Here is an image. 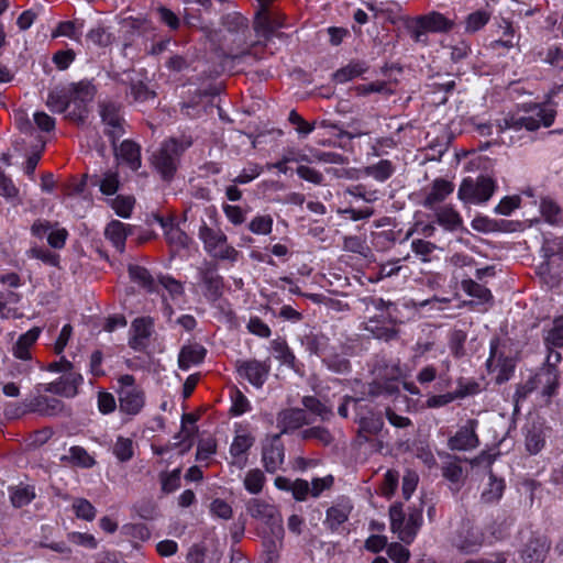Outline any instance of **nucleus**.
I'll return each mask as SVG.
<instances>
[{
    "label": "nucleus",
    "mask_w": 563,
    "mask_h": 563,
    "mask_svg": "<svg viewBox=\"0 0 563 563\" xmlns=\"http://www.w3.org/2000/svg\"><path fill=\"white\" fill-rule=\"evenodd\" d=\"M435 221L448 231L462 228L463 220L460 213L450 205L434 209Z\"/></svg>",
    "instance_id": "7c9ffc66"
},
{
    "label": "nucleus",
    "mask_w": 563,
    "mask_h": 563,
    "mask_svg": "<svg viewBox=\"0 0 563 563\" xmlns=\"http://www.w3.org/2000/svg\"><path fill=\"white\" fill-rule=\"evenodd\" d=\"M181 468H175L172 472L163 471L159 473L161 489L164 494L174 493L180 486Z\"/></svg>",
    "instance_id": "49530a36"
},
{
    "label": "nucleus",
    "mask_w": 563,
    "mask_h": 563,
    "mask_svg": "<svg viewBox=\"0 0 563 563\" xmlns=\"http://www.w3.org/2000/svg\"><path fill=\"white\" fill-rule=\"evenodd\" d=\"M355 90L358 96H367L372 92L383 93L386 96L394 93V89H391L386 81L382 80L373 81L366 85H358Z\"/></svg>",
    "instance_id": "4d7b16f0"
},
{
    "label": "nucleus",
    "mask_w": 563,
    "mask_h": 563,
    "mask_svg": "<svg viewBox=\"0 0 563 563\" xmlns=\"http://www.w3.org/2000/svg\"><path fill=\"white\" fill-rule=\"evenodd\" d=\"M551 542L545 536L532 534L521 550L523 563H544Z\"/></svg>",
    "instance_id": "4468645a"
},
{
    "label": "nucleus",
    "mask_w": 563,
    "mask_h": 563,
    "mask_svg": "<svg viewBox=\"0 0 563 563\" xmlns=\"http://www.w3.org/2000/svg\"><path fill=\"white\" fill-rule=\"evenodd\" d=\"M42 330L38 327H34L27 332L21 334L18 341L12 346V353L16 358L29 361L31 360V347L37 341Z\"/></svg>",
    "instance_id": "c85d7f7f"
},
{
    "label": "nucleus",
    "mask_w": 563,
    "mask_h": 563,
    "mask_svg": "<svg viewBox=\"0 0 563 563\" xmlns=\"http://www.w3.org/2000/svg\"><path fill=\"white\" fill-rule=\"evenodd\" d=\"M246 511L253 519L258 520L265 525V530L283 526L282 515L277 507L263 499H250L246 503Z\"/></svg>",
    "instance_id": "9d476101"
},
{
    "label": "nucleus",
    "mask_w": 563,
    "mask_h": 563,
    "mask_svg": "<svg viewBox=\"0 0 563 563\" xmlns=\"http://www.w3.org/2000/svg\"><path fill=\"white\" fill-rule=\"evenodd\" d=\"M133 441L129 438L118 437L113 445V454L120 462H128L133 457Z\"/></svg>",
    "instance_id": "603ef678"
},
{
    "label": "nucleus",
    "mask_w": 563,
    "mask_h": 563,
    "mask_svg": "<svg viewBox=\"0 0 563 563\" xmlns=\"http://www.w3.org/2000/svg\"><path fill=\"white\" fill-rule=\"evenodd\" d=\"M46 106L55 113H68L73 106L70 90L67 86L53 88L47 96Z\"/></svg>",
    "instance_id": "a878e982"
},
{
    "label": "nucleus",
    "mask_w": 563,
    "mask_h": 563,
    "mask_svg": "<svg viewBox=\"0 0 563 563\" xmlns=\"http://www.w3.org/2000/svg\"><path fill=\"white\" fill-rule=\"evenodd\" d=\"M350 511L351 509L346 506H332L327 510L324 523L330 530L336 531L349 519Z\"/></svg>",
    "instance_id": "79ce46f5"
},
{
    "label": "nucleus",
    "mask_w": 563,
    "mask_h": 563,
    "mask_svg": "<svg viewBox=\"0 0 563 563\" xmlns=\"http://www.w3.org/2000/svg\"><path fill=\"white\" fill-rule=\"evenodd\" d=\"M200 278L205 285V297L214 302L217 301L223 294V279L217 273V269L213 267H207L200 271Z\"/></svg>",
    "instance_id": "393cba45"
},
{
    "label": "nucleus",
    "mask_w": 563,
    "mask_h": 563,
    "mask_svg": "<svg viewBox=\"0 0 563 563\" xmlns=\"http://www.w3.org/2000/svg\"><path fill=\"white\" fill-rule=\"evenodd\" d=\"M301 402L305 409L309 410L316 416H319L322 421H328L333 416L332 409L313 396L302 397Z\"/></svg>",
    "instance_id": "37998d69"
},
{
    "label": "nucleus",
    "mask_w": 563,
    "mask_h": 563,
    "mask_svg": "<svg viewBox=\"0 0 563 563\" xmlns=\"http://www.w3.org/2000/svg\"><path fill=\"white\" fill-rule=\"evenodd\" d=\"M67 87L70 90L73 108L66 117L77 123H84L88 115L87 104L93 100L96 87L89 80L73 82Z\"/></svg>",
    "instance_id": "423d86ee"
},
{
    "label": "nucleus",
    "mask_w": 563,
    "mask_h": 563,
    "mask_svg": "<svg viewBox=\"0 0 563 563\" xmlns=\"http://www.w3.org/2000/svg\"><path fill=\"white\" fill-rule=\"evenodd\" d=\"M560 374L556 367H541L531 379L536 386V389L541 390V395L547 398H551L558 391L560 386Z\"/></svg>",
    "instance_id": "f3484780"
},
{
    "label": "nucleus",
    "mask_w": 563,
    "mask_h": 563,
    "mask_svg": "<svg viewBox=\"0 0 563 563\" xmlns=\"http://www.w3.org/2000/svg\"><path fill=\"white\" fill-rule=\"evenodd\" d=\"M60 461L63 462H69L74 465L80 466V467H92L96 463L92 456L89 455V453L84 449L82 446H71L68 450V455H64L60 457Z\"/></svg>",
    "instance_id": "58836bf2"
},
{
    "label": "nucleus",
    "mask_w": 563,
    "mask_h": 563,
    "mask_svg": "<svg viewBox=\"0 0 563 563\" xmlns=\"http://www.w3.org/2000/svg\"><path fill=\"white\" fill-rule=\"evenodd\" d=\"M255 438L249 432L236 433L230 446L231 464L242 470L247 464L246 452L253 446Z\"/></svg>",
    "instance_id": "412c9836"
},
{
    "label": "nucleus",
    "mask_w": 563,
    "mask_h": 563,
    "mask_svg": "<svg viewBox=\"0 0 563 563\" xmlns=\"http://www.w3.org/2000/svg\"><path fill=\"white\" fill-rule=\"evenodd\" d=\"M451 542L459 551L473 553L482 544V536L468 520H463L454 532Z\"/></svg>",
    "instance_id": "f8f14e48"
},
{
    "label": "nucleus",
    "mask_w": 563,
    "mask_h": 563,
    "mask_svg": "<svg viewBox=\"0 0 563 563\" xmlns=\"http://www.w3.org/2000/svg\"><path fill=\"white\" fill-rule=\"evenodd\" d=\"M495 189L496 184L490 177L483 175L475 179L467 177L463 179L457 191V197L464 203H484L490 199Z\"/></svg>",
    "instance_id": "20e7f679"
},
{
    "label": "nucleus",
    "mask_w": 563,
    "mask_h": 563,
    "mask_svg": "<svg viewBox=\"0 0 563 563\" xmlns=\"http://www.w3.org/2000/svg\"><path fill=\"white\" fill-rule=\"evenodd\" d=\"M499 346L498 339H494L490 342V355L486 362V366L489 372H495L497 368L499 369L496 380L497 383H504L509 379L511 372L514 371V364L511 360L503 358L501 356L497 357V351Z\"/></svg>",
    "instance_id": "4be33fe9"
},
{
    "label": "nucleus",
    "mask_w": 563,
    "mask_h": 563,
    "mask_svg": "<svg viewBox=\"0 0 563 563\" xmlns=\"http://www.w3.org/2000/svg\"><path fill=\"white\" fill-rule=\"evenodd\" d=\"M191 145L189 137L165 141L161 148L153 155L152 163L164 180H172L179 163L180 155Z\"/></svg>",
    "instance_id": "7ed1b4c3"
},
{
    "label": "nucleus",
    "mask_w": 563,
    "mask_h": 563,
    "mask_svg": "<svg viewBox=\"0 0 563 563\" xmlns=\"http://www.w3.org/2000/svg\"><path fill=\"white\" fill-rule=\"evenodd\" d=\"M120 410L136 415L144 406V393L139 388H121L119 391Z\"/></svg>",
    "instance_id": "b1692460"
},
{
    "label": "nucleus",
    "mask_w": 563,
    "mask_h": 563,
    "mask_svg": "<svg viewBox=\"0 0 563 563\" xmlns=\"http://www.w3.org/2000/svg\"><path fill=\"white\" fill-rule=\"evenodd\" d=\"M490 19V14L484 10H477L465 19V32L475 33L484 27Z\"/></svg>",
    "instance_id": "3c124183"
},
{
    "label": "nucleus",
    "mask_w": 563,
    "mask_h": 563,
    "mask_svg": "<svg viewBox=\"0 0 563 563\" xmlns=\"http://www.w3.org/2000/svg\"><path fill=\"white\" fill-rule=\"evenodd\" d=\"M355 422L358 424L357 437L369 441V437L377 435L384 428L385 422L382 412L374 411L360 401H354Z\"/></svg>",
    "instance_id": "0eeeda50"
},
{
    "label": "nucleus",
    "mask_w": 563,
    "mask_h": 563,
    "mask_svg": "<svg viewBox=\"0 0 563 563\" xmlns=\"http://www.w3.org/2000/svg\"><path fill=\"white\" fill-rule=\"evenodd\" d=\"M408 32L411 36V38L416 43L420 44H427L428 43V32H430L426 24L423 23L422 18L419 15L416 19H413L408 25H407Z\"/></svg>",
    "instance_id": "5fc2aeb1"
},
{
    "label": "nucleus",
    "mask_w": 563,
    "mask_h": 563,
    "mask_svg": "<svg viewBox=\"0 0 563 563\" xmlns=\"http://www.w3.org/2000/svg\"><path fill=\"white\" fill-rule=\"evenodd\" d=\"M199 238L203 242L205 250L212 257L232 262L238 258V251L228 244L227 235L222 231L211 229L203 223L199 229Z\"/></svg>",
    "instance_id": "39448f33"
},
{
    "label": "nucleus",
    "mask_w": 563,
    "mask_h": 563,
    "mask_svg": "<svg viewBox=\"0 0 563 563\" xmlns=\"http://www.w3.org/2000/svg\"><path fill=\"white\" fill-rule=\"evenodd\" d=\"M81 382V375L70 369L64 373L59 380L47 384L44 390L64 397H74L77 395Z\"/></svg>",
    "instance_id": "aec40b11"
},
{
    "label": "nucleus",
    "mask_w": 563,
    "mask_h": 563,
    "mask_svg": "<svg viewBox=\"0 0 563 563\" xmlns=\"http://www.w3.org/2000/svg\"><path fill=\"white\" fill-rule=\"evenodd\" d=\"M153 322L150 318H137L132 322L133 336L131 339V346L136 347L142 345L152 334Z\"/></svg>",
    "instance_id": "f704fd0d"
},
{
    "label": "nucleus",
    "mask_w": 563,
    "mask_h": 563,
    "mask_svg": "<svg viewBox=\"0 0 563 563\" xmlns=\"http://www.w3.org/2000/svg\"><path fill=\"white\" fill-rule=\"evenodd\" d=\"M426 27L433 33L448 32L453 27V22L446 19L442 13L432 11L428 14L420 15Z\"/></svg>",
    "instance_id": "4c0bfd02"
},
{
    "label": "nucleus",
    "mask_w": 563,
    "mask_h": 563,
    "mask_svg": "<svg viewBox=\"0 0 563 563\" xmlns=\"http://www.w3.org/2000/svg\"><path fill=\"white\" fill-rule=\"evenodd\" d=\"M87 41L96 46L104 47L111 44L112 35L104 27H96L87 34Z\"/></svg>",
    "instance_id": "69168bd1"
},
{
    "label": "nucleus",
    "mask_w": 563,
    "mask_h": 563,
    "mask_svg": "<svg viewBox=\"0 0 563 563\" xmlns=\"http://www.w3.org/2000/svg\"><path fill=\"white\" fill-rule=\"evenodd\" d=\"M322 362L330 371L336 374H345L351 369V363L349 358L336 353V349L334 346L331 347L328 354L323 357Z\"/></svg>",
    "instance_id": "e433bc0d"
},
{
    "label": "nucleus",
    "mask_w": 563,
    "mask_h": 563,
    "mask_svg": "<svg viewBox=\"0 0 563 563\" xmlns=\"http://www.w3.org/2000/svg\"><path fill=\"white\" fill-rule=\"evenodd\" d=\"M544 344L547 349L563 347V314L553 320L552 327L544 335Z\"/></svg>",
    "instance_id": "a19ab883"
},
{
    "label": "nucleus",
    "mask_w": 563,
    "mask_h": 563,
    "mask_svg": "<svg viewBox=\"0 0 563 563\" xmlns=\"http://www.w3.org/2000/svg\"><path fill=\"white\" fill-rule=\"evenodd\" d=\"M26 407L30 412H36L42 416H56L63 410L64 404L57 398L38 395L31 399Z\"/></svg>",
    "instance_id": "bb28decb"
},
{
    "label": "nucleus",
    "mask_w": 563,
    "mask_h": 563,
    "mask_svg": "<svg viewBox=\"0 0 563 563\" xmlns=\"http://www.w3.org/2000/svg\"><path fill=\"white\" fill-rule=\"evenodd\" d=\"M272 347L275 353V356L278 360H280L282 363H284L290 367L295 366L296 357L285 341L274 340L272 342Z\"/></svg>",
    "instance_id": "6e6d98bb"
},
{
    "label": "nucleus",
    "mask_w": 563,
    "mask_h": 563,
    "mask_svg": "<svg viewBox=\"0 0 563 563\" xmlns=\"http://www.w3.org/2000/svg\"><path fill=\"white\" fill-rule=\"evenodd\" d=\"M10 500L16 508L23 507L30 504L34 497V490L30 486H14L10 487Z\"/></svg>",
    "instance_id": "a18cd8bd"
},
{
    "label": "nucleus",
    "mask_w": 563,
    "mask_h": 563,
    "mask_svg": "<svg viewBox=\"0 0 563 563\" xmlns=\"http://www.w3.org/2000/svg\"><path fill=\"white\" fill-rule=\"evenodd\" d=\"M285 460V448L280 434L268 437L262 445V463L267 473H276Z\"/></svg>",
    "instance_id": "9b49d317"
},
{
    "label": "nucleus",
    "mask_w": 563,
    "mask_h": 563,
    "mask_svg": "<svg viewBox=\"0 0 563 563\" xmlns=\"http://www.w3.org/2000/svg\"><path fill=\"white\" fill-rule=\"evenodd\" d=\"M454 190L453 183L438 178L433 180L430 190L422 202L424 208L434 210L435 205L443 202Z\"/></svg>",
    "instance_id": "5701e85b"
},
{
    "label": "nucleus",
    "mask_w": 563,
    "mask_h": 563,
    "mask_svg": "<svg viewBox=\"0 0 563 563\" xmlns=\"http://www.w3.org/2000/svg\"><path fill=\"white\" fill-rule=\"evenodd\" d=\"M262 173V167L258 164L251 163L245 167L232 183L235 185H245L257 178Z\"/></svg>",
    "instance_id": "774afa93"
},
{
    "label": "nucleus",
    "mask_w": 563,
    "mask_h": 563,
    "mask_svg": "<svg viewBox=\"0 0 563 563\" xmlns=\"http://www.w3.org/2000/svg\"><path fill=\"white\" fill-rule=\"evenodd\" d=\"M129 275L132 280L139 283L140 285L150 290L152 289L154 280L146 268L139 265H130Z\"/></svg>",
    "instance_id": "bf43d9fd"
},
{
    "label": "nucleus",
    "mask_w": 563,
    "mask_h": 563,
    "mask_svg": "<svg viewBox=\"0 0 563 563\" xmlns=\"http://www.w3.org/2000/svg\"><path fill=\"white\" fill-rule=\"evenodd\" d=\"M117 156L125 162L133 170L141 167V147L133 141H123L117 150Z\"/></svg>",
    "instance_id": "2f4dec72"
},
{
    "label": "nucleus",
    "mask_w": 563,
    "mask_h": 563,
    "mask_svg": "<svg viewBox=\"0 0 563 563\" xmlns=\"http://www.w3.org/2000/svg\"><path fill=\"white\" fill-rule=\"evenodd\" d=\"M221 24L223 29L233 36V43L236 51L232 47H224L222 44L221 31L212 30L208 26L202 27L206 37L213 44H218L224 54L231 58H238L245 54L247 46L249 23L247 19L239 13H229L222 16Z\"/></svg>",
    "instance_id": "f03ea898"
},
{
    "label": "nucleus",
    "mask_w": 563,
    "mask_h": 563,
    "mask_svg": "<svg viewBox=\"0 0 563 563\" xmlns=\"http://www.w3.org/2000/svg\"><path fill=\"white\" fill-rule=\"evenodd\" d=\"M542 252L545 258H551L552 256L563 258V236L545 239L542 245Z\"/></svg>",
    "instance_id": "0e129e2a"
},
{
    "label": "nucleus",
    "mask_w": 563,
    "mask_h": 563,
    "mask_svg": "<svg viewBox=\"0 0 563 563\" xmlns=\"http://www.w3.org/2000/svg\"><path fill=\"white\" fill-rule=\"evenodd\" d=\"M302 346L310 353L322 358L331 350L330 340L322 332L310 331L301 338Z\"/></svg>",
    "instance_id": "cd10ccee"
},
{
    "label": "nucleus",
    "mask_w": 563,
    "mask_h": 563,
    "mask_svg": "<svg viewBox=\"0 0 563 563\" xmlns=\"http://www.w3.org/2000/svg\"><path fill=\"white\" fill-rule=\"evenodd\" d=\"M368 66L365 62H351L345 67L340 68L333 75V78L339 84H344L349 80H352L364 73H366Z\"/></svg>",
    "instance_id": "c9c22d12"
},
{
    "label": "nucleus",
    "mask_w": 563,
    "mask_h": 563,
    "mask_svg": "<svg viewBox=\"0 0 563 563\" xmlns=\"http://www.w3.org/2000/svg\"><path fill=\"white\" fill-rule=\"evenodd\" d=\"M533 109L537 111V117L508 113L503 119L497 120L494 126L498 141L501 144L511 146L523 137V130L533 132L541 124L548 128L554 122L556 115L554 109H545L540 104H534Z\"/></svg>",
    "instance_id": "f257e3e1"
},
{
    "label": "nucleus",
    "mask_w": 563,
    "mask_h": 563,
    "mask_svg": "<svg viewBox=\"0 0 563 563\" xmlns=\"http://www.w3.org/2000/svg\"><path fill=\"white\" fill-rule=\"evenodd\" d=\"M422 525V508H410L406 516L405 531H402V541L410 543L416 537Z\"/></svg>",
    "instance_id": "72a5a7b5"
},
{
    "label": "nucleus",
    "mask_w": 563,
    "mask_h": 563,
    "mask_svg": "<svg viewBox=\"0 0 563 563\" xmlns=\"http://www.w3.org/2000/svg\"><path fill=\"white\" fill-rule=\"evenodd\" d=\"M262 545L265 563H276L279 558V550L283 547L285 536L284 527H275L274 529L264 530L262 532Z\"/></svg>",
    "instance_id": "dca6fc26"
},
{
    "label": "nucleus",
    "mask_w": 563,
    "mask_h": 563,
    "mask_svg": "<svg viewBox=\"0 0 563 563\" xmlns=\"http://www.w3.org/2000/svg\"><path fill=\"white\" fill-rule=\"evenodd\" d=\"M373 373L376 375L377 379L384 380V385L378 386V390H376L374 386H371L368 391L369 395H394L398 393V386L395 384V382H397L402 376L399 362H387L386 360H378L374 365Z\"/></svg>",
    "instance_id": "6e6552de"
},
{
    "label": "nucleus",
    "mask_w": 563,
    "mask_h": 563,
    "mask_svg": "<svg viewBox=\"0 0 563 563\" xmlns=\"http://www.w3.org/2000/svg\"><path fill=\"white\" fill-rule=\"evenodd\" d=\"M505 484L503 479H498L492 472L489 473V484L488 488H486L482 493V499L485 503H494L497 501L504 493Z\"/></svg>",
    "instance_id": "8fccbe9b"
},
{
    "label": "nucleus",
    "mask_w": 563,
    "mask_h": 563,
    "mask_svg": "<svg viewBox=\"0 0 563 563\" xmlns=\"http://www.w3.org/2000/svg\"><path fill=\"white\" fill-rule=\"evenodd\" d=\"M466 339L467 334L463 330L455 329L450 334L449 346L454 357L461 358L466 354L464 347Z\"/></svg>",
    "instance_id": "864d4df0"
},
{
    "label": "nucleus",
    "mask_w": 563,
    "mask_h": 563,
    "mask_svg": "<svg viewBox=\"0 0 563 563\" xmlns=\"http://www.w3.org/2000/svg\"><path fill=\"white\" fill-rule=\"evenodd\" d=\"M395 172V167L388 159H382L377 164L367 166L365 174L374 177L378 181L387 180Z\"/></svg>",
    "instance_id": "c03bdc74"
},
{
    "label": "nucleus",
    "mask_w": 563,
    "mask_h": 563,
    "mask_svg": "<svg viewBox=\"0 0 563 563\" xmlns=\"http://www.w3.org/2000/svg\"><path fill=\"white\" fill-rule=\"evenodd\" d=\"M437 343V335L434 331L430 330L426 338H419L413 346L416 357H421L426 353L432 351Z\"/></svg>",
    "instance_id": "e2e57ef3"
},
{
    "label": "nucleus",
    "mask_w": 563,
    "mask_h": 563,
    "mask_svg": "<svg viewBox=\"0 0 563 563\" xmlns=\"http://www.w3.org/2000/svg\"><path fill=\"white\" fill-rule=\"evenodd\" d=\"M100 191L104 195L111 196L117 192L119 188V175L117 172L108 170L103 174L102 179L99 183Z\"/></svg>",
    "instance_id": "052dcab7"
},
{
    "label": "nucleus",
    "mask_w": 563,
    "mask_h": 563,
    "mask_svg": "<svg viewBox=\"0 0 563 563\" xmlns=\"http://www.w3.org/2000/svg\"><path fill=\"white\" fill-rule=\"evenodd\" d=\"M545 443V438L541 426L532 424L527 428L526 448L530 454L539 453Z\"/></svg>",
    "instance_id": "ea45409f"
},
{
    "label": "nucleus",
    "mask_w": 563,
    "mask_h": 563,
    "mask_svg": "<svg viewBox=\"0 0 563 563\" xmlns=\"http://www.w3.org/2000/svg\"><path fill=\"white\" fill-rule=\"evenodd\" d=\"M265 482L264 473L260 468H253L245 475L244 487L249 493L257 495L263 490Z\"/></svg>",
    "instance_id": "de8ad7c7"
},
{
    "label": "nucleus",
    "mask_w": 563,
    "mask_h": 563,
    "mask_svg": "<svg viewBox=\"0 0 563 563\" xmlns=\"http://www.w3.org/2000/svg\"><path fill=\"white\" fill-rule=\"evenodd\" d=\"M277 428L280 429L278 434H284L289 431L299 429L305 424H310L311 421L307 418L305 409L288 408L278 412L276 418Z\"/></svg>",
    "instance_id": "a211bd4d"
},
{
    "label": "nucleus",
    "mask_w": 563,
    "mask_h": 563,
    "mask_svg": "<svg viewBox=\"0 0 563 563\" xmlns=\"http://www.w3.org/2000/svg\"><path fill=\"white\" fill-rule=\"evenodd\" d=\"M362 328L372 338L384 342H391L399 338V329L395 322L384 313L374 314L363 321Z\"/></svg>",
    "instance_id": "1a4fd4ad"
},
{
    "label": "nucleus",
    "mask_w": 563,
    "mask_h": 563,
    "mask_svg": "<svg viewBox=\"0 0 563 563\" xmlns=\"http://www.w3.org/2000/svg\"><path fill=\"white\" fill-rule=\"evenodd\" d=\"M473 391H474V389H472V390H455L454 393H448L444 395L432 396L428 399L427 404L429 407H442V406L450 404L451 401H453L456 398H463L467 395H471Z\"/></svg>",
    "instance_id": "13d9d810"
},
{
    "label": "nucleus",
    "mask_w": 563,
    "mask_h": 563,
    "mask_svg": "<svg viewBox=\"0 0 563 563\" xmlns=\"http://www.w3.org/2000/svg\"><path fill=\"white\" fill-rule=\"evenodd\" d=\"M104 235L111 241L119 252L124 251L125 240L128 236L126 227L118 220L111 221L104 230Z\"/></svg>",
    "instance_id": "473e14b6"
},
{
    "label": "nucleus",
    "mask_w": 563,
    "mask_h": 563,
    "mask_svg": "<svg viewBox=\"0 0 563 563\" xmlns=\"http://www.w3.org/2000/svg\"><path fill=\"white\" fill-rule=\"evenodd\" d=\"M236 371L241 377L247 379L252 385L262 387L269 372V367L256 360L238 361Z\"/></svg>",
    "instance_id": "6ab92c4d"
},
{
    "label": "nucleus",
    "mask_w": 563,
    "mask_h": 563,
    "mask_svg": "<svg viewBox=\"0 0 563 563\" xmlns=\"http://www.w3.org/2000/svg\"><path fill=\"white\" fill-rule=\"evenodd\" d=\"M73 508L78 518L91 521L96 517V509L87 499H76Z\"/></svg>",
    "instance_id": "338daca9"
},
{
    "label": "nucleus",
    "mask_w": 563,
    "mask_h": 563,
    "mask_svg": "<svg viewBox=\"0 0 563 563\" xmlns=\"http://www.w3.org/2000/svg\"><path fill=\"white\" fill-rule=\"evenodd\" d=\"M478 421L468 419L456 433L448 441V446L452 451H470L479 445V439L476 434Z\"/></svg>",
    "instance_id": "ddd939ff"
},
{
    "label": "nucleus",
    "mask_w": 563,
    "mask_h": 563,
    "mask_svg": "<svg viewBox=\"0 0 563 563\" xmlns=\"http://www.w3.org/2000/svg\"><path fill=\"white\" fill-rule=\"evenodd\" d=\"M273 229L271 216H257L249 223V230L254 234H268Z\"/></svg>",
    "instance_id": "680f3d73"
},
{
    "label": "nucleus",
    "mask_w": 563,
    "mask_h": 563,
    "mask_svg": "<svg viewBox=\"0 0 563 563\" xmlns=\"http://www.w3.org/2000/svg\"><path fill=\"white\" fill-rule=\"evenodd\" d=\"M206 353L207 350L198 343L184 345L178 355L179 368L186 371L192 365L200 364Z\"/></svg>",
    "instance_id": "c756f323"
},
{
    "label": "nucleus",
    "mask_w": 563,
    "mask_h": 563,
    "mask_svg": "<svg viewBox=\"0 0 563 563\" xmlns=\"http://www.w3.org/2000/svg\"><path fill=\"white\" fill-rule=\"evenodd\" d=\"M120 106L113 102H106L100 104V115L102 122L109 126L106 132L111 139L113 145L124 134L123 118L120 113Z\"/></svg>",
    "instance_id": "2eb2a0df"
},
{
    "label": "nucleus",
    "mask_w": 563,
    "mask_h": 563,
    "mask_svg": "<svg viewBox=\"0 0 563 563\" xmlns=\"http://www.w3.org/2000/svg\"><path fill=\"white\" fill-rule=\"evenodd\" d=\"M390 529L393 532L398 533L399 539L402 541V531H405L406 514L402 510L401 504H394L389 508Z\"/></svg>",
    "instance_id": "09e8293b"
}]
</instances>
